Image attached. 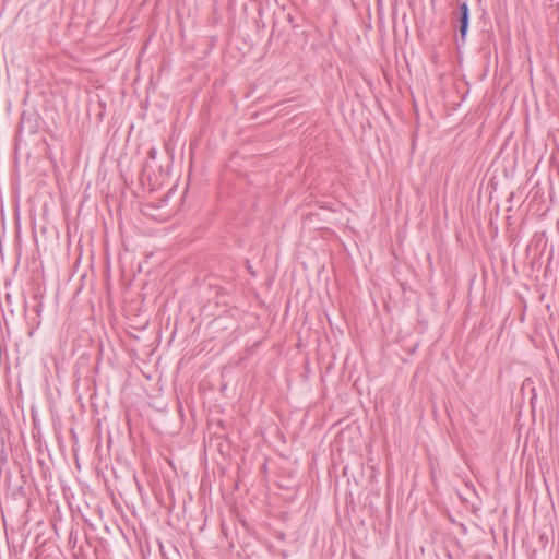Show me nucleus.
I'll return each instance as SVG.
<instances>
[{
  "instance_id": "obj_1",
  "label": "nucleus",
  "mask_w": 559,
  "mask_h": 559,
  "mask_svg": "<svg viewBox=\"0 0 559 559\" xmlns=\"http://www.w3.org/2000/svg\"><path fill=\"white\" fill-rule=\"evenodd\" d=\"M139 213V222L143 223L145 226H144V230L145 231H153L154 230V227L151 226V222H158V223H162V222H166L170 218V215H169V212H163L160 213L159 215L155 216V215H152L147 212H138Z\"/></svg>"
},
{
  "instance_id": "obj_2",
  "label": "nucleus",
  "mask_w": 559,
  "mask_h": 559,
  "mask_svg": "<svg viewBox=\"0 0 559 559\" xmlns=\"http://www.w3.org/2000/svg\"><path fill=\"white\" fill-rule=\"evenodd\" d=\"M27 213H28V218L32 223L33 228L36 229L38 227L40 229V231L43 234H45L47 231V227L45 224L38 225L36 212H27Z\"/></svg>"
},
{
  "instance_id": "obj_3",
  "label": "nucleus",
  "mask_w": 559,
  "mask_h": 559,
  "mask_svg": "<svg viewBox=\"0 0 559 559\" xmlns=\"http://www.w3.org/2000/svg\"><path fill=\"white\" fill-rule=\"evenodd\" d=\"M468 17L469 15H461L460 16V33L461 36L464 37L466 35L468 28Z\"/></svg>"
},
{
  "instance_id": "obj_4",
  "label": "nucleus",
  "mask_w": 559,
  "mask_h": 559,
  "mask_svg": "<svg viewBox=\"0 0 559 559\" xmlns=\"http://www.w3.org/2000/svg\"><path fill=\"white\" fill-rule=\"evenodd\" d=\"M460 13L461 15H468V5L466 2L460 4Z\"/></svg>"
},
{
  "instance_id": "obj_5",
  "label": "nucleus",
  "mask_w": 559,
  "mask_h": 559,
  "mask_svg": "<svg viewBox=\"0 0 559 559\" xmlns=\"http://www.w3.org/2000/svg\"><path fill=\"white\" fill-rule=\"evenodd\" d=\"M13 218H14V222L16 224V227L20 228V212L19 211L14 212Z\"/></svg>"
},
{
  "instance_id": "obj_6",
  "label": "nucleus",
  "mask_w": 559,
  "mask_h": 559,
  "mask_svg": "<svg viewBox=\"0 0 559 559\" xmlns=\"http://www.w3.org/2000/svg\"><path fill=\"white\" fill-rule=\"evenodd\" d=\"M39 214H40V218H41L43 221H45L46 215H47V212L41 211V212H39Z\"/></svg>"
},
{
  "instance_id": "obj_7",
  "label": "nucleus",
  "mask_w": 559,
  "mask_h": 559,
  "mask_svg": "<svg viewBox=\"0 0 559 559\" xmlns=\"http://www.w3.org/2000/svg\"><path fill=\"white\" fill-rule=\"evenodd\" d=\"M320 209H321V210H331L330 207H325V206H323V205H320Z\"/></svg>"
}]
</instances>
